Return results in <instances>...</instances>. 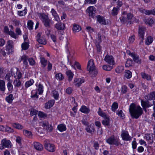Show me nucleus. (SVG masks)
Segmentation results:
<instances>
[{"label": "nucleus", "instance_id": "nucleus-26", "mask_svg": "<svg viewBox=\"0 0 155 155\" xmlns=\"http://www.w3.org/2000/svg\"><path fill=\"white\" fill-rule=\"evenodd\" d=\"M54 103V100H51L46 103L45 105V108L46 109H49L53 106Z\"/></svg>", "mask_w": 155, "mask_h": 155}, {"label": "nucleus", "instance_id": "nucleus-49", "mask_svg": "<svg viewBox=\"0 0 155 155\" xmlns=\"http://www.w3.org/2000/svg\"><path fill=\"white\" fill-rule=\"evenodd\" d=\"M111 107L112 110L114 112L118 107V104L116 102H114L113 104Z\"/></svg>", "mask_w": 155, "mask_h": 155}, {"label": "nucleus", "instance_id": "nucleus-39", "mask_svg": "<svg viewBox=\"0 0 155 155\" xmlns=\"http://www.w3.org/2000/svg\"><path fill=\"white\" fill-rule=\"evenodd\" d=\"M133 64V61L131 59H127L125 64V67H129L132 66Z\"/></svg>", "mask_w": 155, "mask_h": 155}, {"label": "nucleus", "instance_id": "nucleus-12", "mask_svg": "<svg viewBox=\"0 0 155 155\" xmlns=\"http://www.w3.org/2000/svg\"><path fill=\"white\" fill-rule=\"evenodd\" d=\"M45 148L49 152H53L55 150L54 145L53 144L47 143H45Z\"/></svg>", "mask_w": 155, "mask_h": 155}, {"label": "nucleus", "instance_id": "nucleus-4", "mask_svg": "<svg viewBox=\"0 0 155 155\" xmlns=\"http://www.w3.org/2000/svg\"><path fill=\"white\" fill-rule=\"evenodd\" d=\"M12 145L9 140L5 138L2 140L1 143L0 144V149H3L5 147L10 148L12 147Z\"/></svg>", "mask_w": 155, "mask_h": 155}, {"label": "nucleus", "instance_id": "nucleus-53", "mask_svg": "<svg viewBox=\"0 0 155 155\" xmlns=\"http://www.w3.org/2000/svg\"><path fill=\"white\" fill-rule=\"evenodd\" d=\"M98 113L100 116L103 117H105L107 116L106 114L102 111L101 108L100 107L99 108V111L98 112Z\"/></svg>", "mask_w": 155, "mask_h": 155}, {"label": "nucleus", "instance_id": "nucleus-10", "mask_svg": "<svg viewBox=\"0 0 155 155\" xmlns=\"http://www.w3.org/2000/svg\"><path fill=\"white\" fill-rule=\"evenodd\" d=\"M104 60L110 65H113L115 64L114 58L112 56L107 55L105 57Z\"/></svg>", "mask_w": 155, "mask_h": 155}, {"label": "nucleus", "instance_id": "nucleus-33", "mask_svg": "<svg viewBox=\"0 0 155 155\" xmlns=\"http://www.w3.org/2000/svg\"><path fill=\"white\" fill-rule=\"evenodd\" d=\"M132 73L129 70H126L124 74L125 77L127 78L130 79L132 77Z\"/></svg>", "mask_w": 155, "mask_h": 155}, {"label": "nucleus", "instance_id": "nucleus-37", "mask_svg": "<svg viewBox=\"0 0 155 155\" xmlns=\"http://www.w3.org/2000/svg\"><path fill=\"white\" fill-rule=\"evenodd\" d=\"M13 84L15 87H19L21 85V82L19 79H15L14 80Z\"/></svg>", "mask_w": 155, "mask_h": 155}, {"label": "nucleus", "instance_id": "nucleus-3", "mask_svg": "<svg viewBox=\"0 0 155 155\" xmlns=\"http://www.w3.org/2000/svg\"><path fill=\"white\" fill-rule=\"evenodd\" d=\"M38 15L40 18L42 20V23L45 27H49L50 26V20L48 16L45 14L39 13Z\"/></svg>", "mask_w": 155, "mask_h": 155}, {"label": "nucleus", "instance_id": "nucleus-57", "mask_svg": "<svg viewBox=\"0 0 155 155\" xmlns=\"http://www.w3.org/2000/svg\"><path fill=\"white\" fill-rule=\"evenodd\" d=\"M55 77L57 79L60 80H62L64 79L63 75L61 73H58L56 74Z\"/></svg>", "mask_w": 155, "mask_h": 155}, {"label": "nucleus", "instance_id": "nucleus-8", "mask_svg": "<svg viewBox=\"0 0 155 155\" xmlns=\"http://www.w3.org/2000/svg\"><path fill=\"white\" fill-rule=\"evenodd\" d=\"M122 139L126 141H130L132 137L130 136L128 132L125 130H123L121 134Z\"/></svg>", "mask_w": 155, "mask_h": 155}, {"label": "nucleus", "instance_id": "nucleus-18", "mask_svg": "<svg viewBox=\"0 0 155 155\" xmlns=\"http://www.w3.org/2000/svg\"><path fill=\"white\" fill-rule=\"evenodd\" d=\"M146 30V28L144 27L139 26L138 34L139 37H144V35Z\"/></svg>", "mask_w": 155, "mask_h": 155}, {"label": "nucleus", "instance_id": "nucleus-46", "mask_svg": "<svg viewBox=\"0 0 155 155\" xmlns=\"http://www.w3.org/2000/svg\"><path fill=\"white\" fill-rule=\"evenodd\" d=\"M120 8H117V7H114L112 10V14L113 16L117 15Z\"/></svg>", "mask_w": 155, "mask_h": 155}, {"label": "nucleus", "instance_id": "nucleus-45", "mask_svg": "<svg viewBox=\"0 0 155 155\" xmlns=\"http://www.w3.org/2000/svg\"><path fill=\"white\" fill-rule=\"evenodd\" d=\"M52 94H53V96L54 97V98L55 100H57L59 97V94L58 92L55 90H54L52 91Z\"/></svg>", "mask_w": 155, "mask_h": 155}, {"label": "nucleus", "instance_id": "nucleus-19", "mask_svg": "<svg viewBox=\"0 0 155 155\" xmlns=\"http://www.w3.org/2000/svg\"><path fill=\"white\" fill-rule=\"evenodd\" d=\"M85 130L87 133L92 134L94 132L95 130L94 126L93 124L88 125L85 128Z\"/></svg>", "mask_w": 155, "mask_h": 155}, {"label": "nucleus", "instance_id": "nucleus-25", "mask_svg": "<svg viewBox=\"0 0 155 155\" xmlns=\"http://www.w3.org/2000/svg\"><path fill=\"white\" fill-rule=\"evenodd\" d=\"M34 147L38 150H42L43 149V148L42 145L38 142H34Z\"/></svg>", "mask_w": 155, "mask_h": 155}, {"label": "nucleus", "instance_id": "nucleus-58", "mask_svg": "<svg viewBox=\"0 0 155 155\" xmlns=\"http://www.w3.org/2000/svg\"><path fill=\"white\" fill-rule=\"evenodd\" d=\"M7 86L9 91H12L13 88V86L12 84V82H8Z\"/></svg>", "mask_w": 155, "mask_h": 155}, {"label": "nucleus", "instance_id": "nucleus-32", "mask_svg": "<svg viewBox=\"0 0 155 155\" xmlns=\"http://www.w3.org/2000/svg\"><path fill=\"white\" fill-rule=\"evenodd\" d=\"M58 129L61 132H63L66 130V128L65 125L64 124H60L58 126Z\"/></svg>", "mask_w": 155, "mask_h": 155}, {"label": "nucleus", "instance_id": "nucleus-28", "mask_svg": "<svg viewBox=\"0 0 155 155\" xmlns=\"http://www.w3.org/2000/svg\"><path fill=\"white\" fill-rule=\"evenodd\" d=\"M66 74L68 77L69 81H71L73 78L74 74L70 70L67 71L66 72Z\"/></svg>", "mask_w": 155, "mask_h": 155}, {"label": "nucleus", "instance_id": "nucleus-43", "mask_svg": "<svg viewBox=\"0 0 155 155\" xmlns=\"http://www.w3.org/2000/svg\"><path fill=\"white\" fill-rule=\"evenodd\" d=\"M49 124L48 122L46 121H44L40 123V125L44 127L45 129H47V127L48 126Z\"/></svg>", "mask_w": 155, "mask_h": 155}, {"label": "nucleus", "instance_id": "nucleus-9", "mask_svg": "<svg viewBox=\"0 0 155 155\" xmlns=\"http://www.w3.org/2000/svg\"><path fill=\"white\" fill-rule=\"evenodd\" d=\"M95 8L93 6L89 7L86 10L87 12L89 14L90 18H94L95 16Z\"/></svg>", "mask_w": 155, "mask_h": 155}, {"label": "nucleus", "instance_id": "nucleus-22", "mask_svg": "<svg viewBox=\"0 0 155 155\" xmlns=\"http://www.w3.org/2000/svg\"><path fill=\"white\" fill-rule=\"evenodd\" d=\"M102 124L105 126L110 125V119L109 117L106 116L104 117V120L102 121Z\"/></svg>", "mask_w": 155, "mask_h": 155}, {"label": "nucleus", "instance_id": "nucleus-56", "mask_svg": "<svg viewBox=\"0 0 155 155\" xmlns=\"http://www.w3.org/2000/svg\"><path fill=\"white\" fill-rule=\"evenodd\" d=\"M38 111L33 109H31L30 110V115L31 116H36L38 113Z\"/></svg>", "mask_w": 155, "mask_h": 155}, {"label": "nucleus", "instance_id": "nucleus-1", "mask_svg": "<svg viewBox=\"0 0 155 155\" xmlns=\"http://www.w3.org/2000/svg\"><path fill=\"white\" fill-rule=\"evenodd\" d=\"M129 111L133 118H138L143 113L142 108L139 106H137L134 104H131L129 108Z\"/></svg>", "mask_w": 155, "mask_h": 155}, {"label": "nucleus", "instance_id": "nucleus-44", "mask_svg": "<svg viewBox=\"0 0 155 155\" xmlns=\"http://www.w3.org/2000/svg\"><path fill=\"white\" fill-rule=\"evenodd\" d=\"M144 21L146 24H148L149 25L152 24L154 23V21L153 20L150 18L145 19Z\"/></svg>", "mask_w": 155, "mask_h": 155}, {"label": "nucleus", "instance_id": "nucleus-20", "mask_svg": "<svg viewBox=\"0 0 155 155\" xmlns=\"http://www.w3.org/2000/svg\"><path fill=\"white\" fill-rule=\"evenodd\" d=\"M84 81V80L83 79L76 78L75 79L74 83L75 86L79 87Z\"/></svg>", "mask_w": 155, "mask_h": 155}, {"label": "nucleus", "instance_id": "nucleus-38", "mask_svg": "<svg viewBox=\"0 0 155 155\" xmlns=\"http://www.w3.org/2000/svg\"><path fill=\"white\" fill-rule=\"evenodd\" d=\"M124 67L123 66H119L116 68L115 71L118 73H120L122 72L124 70Z\"/></svg>", "mask_w": 155, "mask_h": 155}, {"label": "nucleus", "instance_id": "nucleus-61", "mask_svg": "<svg viewBox=\"0 0 155 155\" xmlns=\"http://www.w3.org/2000/svg\"><path fill=\"white\" fill-rule=\"evenodd\" d=\"M98 38H97L96 42H97L99 43H101V34L98 33L97 34Z\"/></svg>", "mask_w": 155, "mask_h": 155}, {"label": "nucleus", "instance_id": "nucleus-17", "mask_svg": "<svg viewBox=\"0 0 155 155\" xmlns=\"http://www.w3.org/2000/svg\"><path fill=\"white\" fill-rule=\"evenodd\" d=\"M54 27L57 30H64L66 28L65 24L59 22L55 25Z\"/></svg>", "mask_w": 155, "mask_h": 155}, {"label": "nucleus", "instance_id": "nucleus-36", "mask_svg": "<svg viewBox=\"0 0 155 155\" xmlns=\"http://www.w3.org/2000/svg\"><path fill=\"white\" fill-rule=\"evenodd\" d=\"M47 62V60L45 59L44 58H41V63L42 67L45 68L46 67Z\"/></svg>", "mask_w": 155, "mask_h": 155}, {"label": "nucleus", "instance_id": "nucleus-41", "mask_svg": "<svg viewBox=\"0 0 155 155\" xmlns=\"http://www.w3.org/2000/svg\"><path fill=\"white\" fill-rule=\"evenodd\" d=\"M33 22L31 20H29L28 21L27 25L28 28L30 30H31L33 29Z\"/></svg>", "mask_w": 155, "mask_h": 155}, {"label": "nucleus", "instance_id": "nucleus-51", "mask_svg": "<svg viewBox=\"0 0 155 155\" xmlns=\"http://www.w3.org/2000/svg\"><path fill=\"white\" fill-rule=\"evenodd\" d=\"M38 91H39V94H41L43 92V87L42 85L41 84H39L38 87Z\"/></svg>", "mask_w": 155, "mask_h": 155}, {"label": "nucleus", "instance_id": "nucleus-50", "mask_svg": "<svg viewBox=\"0 0 155 155\" xmlns=\"http://www.w3.org/2000/svg\"><path fill=\"white\" fill-rule=\"evenodd\" d=\"M12 126L15 128L18 129H22L23 128V126L21 124L18 123H14Z\"/></svg>", "mask_w": 155, "mask_h": 155}, {"label": "nucleus", "instance_id": "nucleus-14", "mask_svg": "<svg viewBox=\"0 0 155 155\" xmlns=\"http://www.w3.org/2000/svg\"><path fill=\"white\" fill-rule=\"evenodd\" d=\"M131 57L133 58V60L136 63L140 64L141 63V60L139 55L135 53H132Z\"/></svg>", "mask_w": 155, "mask_h": 155}, {"label": "nucleus", "instance_id": "nucleus-16", "mask_svg": "<svg viewBox=\"0 0 155 155\" xmlns=\"http://www.w3.org/2000/svg\"><path fill=\"white\" fill-rule=\"evenodd\" d=\"M141 104L144 109H146L153 106L152 103L148 101H145L142 100L141 101Z\"/></svg>", "mask_w": 155, "mask_h": 155}, {"label": "nucleus", "instance_id": "nucleus-5", "mask_svg": "<svg viewBox=\"0 0 155 155\" xmlns=\"http://www.w3.org/2000/svg\"><path fill=\"white\" fill-rule=\"evenodd\" d=\"M14 46L12 41L9 40L7 42L5 46L6 51L7 52V54H12L13 52Z\"/></svg>", "mask_w": 155, "mask_h": 155}, {"label": "nucleus", "instance_id": "nucleus-47", "mask_svg": "<svg viewBox=\"0 0 155 155\" xmlns=\"http://www.w3.org/2000/svg\"><path fill=\"white\" fill-rule=\"evenodd\" d=\"M27 9L25 8L22 11H18V15L20 16H25L26 14Z\"/></svg>", "mask_w": 155, "mask_h": 155}, {"label": "nucleus", "instance_id": "nucleus-55", "mask_svg": "<svg viewBox=\"0 0 155 155\" xmlns=\"http://www.w3.org/2000/svg\"><path fill=\"white\" fill-rule=\"evenodd\" d=\"M120 19L122 23H128V21L127 20V19L125 17L121 16L120 18Z\"/></svg>", "mask_w": 155, "mask_h": 155}, {"label": "nucleus", "instance_id": "nucleus-54", "mask_svg": "<svg viewBox=\"0 0 155 155\" xmlns=\"http://www.w3.org/2000/svg\"><path fill=\"white\" fill-rule=\"evenodd\" d=\"M127 88L125 85L122 86L121 87V93L123 94L126 93L127 92Z\"/></svg>", "mask_w": 155, "mask_h": 155}, {"label": "nucleus", "instance_id": "nucleus-52", "mask_svg": "<svg viewBox=\"0 0 155 155\" xmlns=\"http://www.w3.org/2000/svg\"><path fill=\"white\" fill-rule=\"evenodd\" d=\"M111 65H104L103 66V68L104 70L107 71H110L111 70L112 68V66Z\"/></svg>", "mask_w": 155, "mask_h": 155}, {"label": "nucleus", "instance_id": "nucleus-23", "mask_svg": "<svg viewBox=\"0 0 155 155\" xmlns=\"http://www.w3.org/2000/svg\"><path fill=\"white\" fill-rule=\"evenodd\" d=\"M81 27L78 25L76 24H74L73 27L72 28V30L74 33L76 32H78L81 31Z\"/></svg>", "mask_w": 155, "mask_h": 155}, {"label": "nucleus", "instance_id": "nucleus-6", "mask_svg": "<svg viewBox=\"0 0 155 155\" xmlns=\"http://www.w3.org/2000/svg\"><path fill=\"white\" fill-rule=\"evenodd\" d=\"M106 142L110 145H115L117 146H118L120 143L118 140L115 138L114 136L113 135L107 139Z\"/></svg>", "mask_w": 155, "mask_h": 155}, {"label": "nucleus", "instance_id": "nucleus-31", "mask_svg": "<svg viewBox=\"0 0 155 155\" xmlns=\"http://www.w3.org/2000/svg\"><path fill=\"white\" fill-rule=\"evenodd\" d=\"M80 110L81 112L85 114H87L90 111L89 109L85 106H82L81 108L80 109Z\"/></svg>", "mask_w": 155, "mask_h": 155}, {"label": "nucleus", "instance_id": "nucleus-35", "mask_svg": "<svg viewBox=\"0 0 155 155\" xmlns=\"http://www.w3.org/2000/svg\"><path fill=\"white\" fill-rule=\"evenodd\" d=\"M13 99V96L12 94H9L5 98L6 101L9 103H11Z\"/></svg>", "mask_w": 155, "mask_h": 155}, {"label": "nucleus", "instance_id": "nucleus-63", "mask_svg": "<svg viewBox=\"0 0 155 155\" xmlns=\"http://www.w3.org/2000/svg\"><path fill=\"white\" fill-rule=\"evenodd\" d=\"M38 116L40 117L45 118L47 116L46 114L41 111H39L38 114Z\"/></svg>", "mask_w": 155, "mask_h": 155}, {"label": "nucleus", "instance_id": "nucleus-15", "mask_svg": "<svg viewBox=\"0 0 155 155\" xmlns=\"http://www.w3.org/2000/svg\"><path fill=\"white\" fill-rule=\"evenodd\" d=\"M140 12L142 13H144L146 15H155V8L151 10H147L145 9H141V8L139 9Z\"/></svg>", "mask_w": 155, "mask_h": 155}, {"label": "nucleus", "instance_id": "nucleus-60", "mask_svg": "<svg viewBox=\"0 0 155 155\" xmlns=\"http://www.w3.org/2000/svg\"><path fill=\"white\" fill-rule=\"evenodd\" d=\"M11 77V74L10 73H8L5 76V79L8 82H12V81L10 80V77Z\"/></svg>", "mask_w": 155, "mask_h": 155}, {"label": "nucleus", "instance_id": "nucleus-7", "mask_svg": "<svg viewBox=\"0 0 155 155\" xmlns=\"http://www.w3.org/2000/svg\"><path fill=\"white\" fill-rule=\"evenodd\" d=\"M127 20L128 21V24H130L134 22H137L138 20L134 17L133 15L131 13H128L127 14Z\"/></svg>", "mask_w": 155, "mask_h": 155}, {"label": "nucleus", "instance_id": "nucleus-2", "mask_svg": "<svg viewBox=\"0 0 155 155\" xmlns=\"http://www.w3.org/2000/svg\"><path fill=\"white\" fill-rule=\"evenodd\" d=\"M87 69L89 71V73L92 77H95L97 74V69L95 68L94 63L91 60L89 61L87 67Z\"/></svg>", "mask_w": 155, "mask_h": 155}, {"label": "nucleus", "instance_id": "nucleus-48", "mask_svg": "<svg viewBox=\"0 0 155 155\" xmlns=\"http://www.w3.org/2000/svg\"><path fill=\"white\" fill-rule=\"evenodd\" d=\"M29 47V45L28 43L25 42L22 44L21 45V48L23 50H25L27 49Z\"/></svg>", "mask_w": 155, "mask_h": 155}, {"label": "nucleus", "instance_id": "nucleus-13", "mask_svg": "<svg viewBox=\"0 0 155 155\" xmlns=\"http://www.w3.org/2000/svg\"><path fill=\"white\" fill-rule=\"evenodd\" d=\"M28 57L26 55H24L21 56V60L20 61L23 62V66H25L26 68H27L28 66Z\"/></svg>", "mask_w": 155, "mask_h": 155}, {"label": "nucleus", "instance_id": "nucleus-21", "mask_svg": "<svg viewBox=\"0 0 155 155\" xmlns=\"http://www.w3.org/2000/svg\"><path fill=\"white\" fill-rule=\"evenodd\" d=\"M97 21L100 24L102 25H106V21L104 18L100 15H97L96 16Z\"/></svg>", "mask_w": 155, "mask_h": 155}, {"label": "nucleus", "instance_id": "nucleus-64", "mask_svg": "<svg viewBox=\"0 0 155 155\" xmlns=\"http://www.w3.org/2000/svg\"><path fill=\"white\" fill-rule=\"evenodd\" d=\"M8 34L10 35L11 37L15 39H16L17 38L16 36V34L14 33V31H10V32H9Z\"/></svg>", "mask_w": 155, "mask_h": 155}, {"label": "nucleus", "instance_id": "nucleus-11", "mask_svg": "<svg viewBox=\"0 0 155 155\" xmlns=\"http://www.w3.org/2000/svg\"><path fill=\"white\" fill-rule=\"evenodd\" d=\"M41 34L40 33L38 34L36 37L37 41L40 44L43 45H45L46 44V40L43 37H41Z\"/></svg>", "mask_w": 155, "mask_h": 155}, {"label": "nucleus", "instance_id": "nucleus-34", "mask_svg": "<svg viewBox=\"0 0 155 155\" xmlns=\"http://www.w3.org/2000/svg\"><path fill=\"white\" fill-rule=\"evenodd\" d=\"M141 75L142 78L144 79H146L147 80H150L151 79L150 76L144 72H141Z\"/></svg>", "mask_w": 155, "mask_h": 155}, {"label": "nucleus", "instance_id": "nucleus-29", "mask_svg": "<svg viewBox=\"0 0 155 155\" xmlns=\"http://www.w3.org/2000/svg\"><path fill=\"white\" fill-rule=\"evenodd\" d=\"M5 83L4 81L0 80V90L4 91L5 90Z\"/></svg>", "mask_w": 155, "mask_h": 155}, {"label": "nucleus", "instance_id": "nucleus-42", "mask_svg": "<svg viewBox=\"0 0 155 155\" xmlns=\"http://www.w3.org/2000/svg\"><path fill=\"white\" fill-rule=\"evenodd\" d=\"M34 83V81L33 79H31L28 81H27L25 84V86L26 88H27L30 86L31 85Z\"/></svg>", "mask_w": 155, "mask_h": 155}, {"label": "nucleus", "instance_id": "nucleus-40", "mask_svg": "<svg viewBox=\"0 0 155 155\" xmlns=\"http://www.w3.org/2000/svg\"><path fill=\"white\" fill-rule=\"evenodd\" d=\"M23 133L25 136L28 137H32V134L31 131L27 130H24Z\"/></svg>", "mask_w": 155, "mask_h": 155}, {"label": "nucleus", "instance_id": "nucleus-59", "mask_svg": "<svg viewBox=\"0 0 155 155\" xmlns=\"http://www.w3.org/2000/svg\"><path fill=\"white\" fill-rule=\"evenodd\" d=\"M100 43L97 42L95 43L97 51L99 52H101V47L100 45Z\"/></svg>", "mask_w": 155, "mask_h": 155}, {"label": "nucleus", "instance_id": "nucleus-24", "mask_svg": "<svg viewBox=\"0 0 155 155\" xmlns=\"http://www.w3.org/2000/svg\"><path fill=\"white\" fill-rule=\"evenodd\" d=\"M51 12L52 15L54 17L55 20L57 21H59L60 19L56 11H55L54 9L52 8L51 9Z\"/></svg>", "mask_w": 155, "mask_h": 155}, {"label": "nucleus", "instance_id": "nucleus-62", "mask_svg": "<svg viewBox=\"0 0 155 155\" xmlns=\"http://www.w3.org/2000/svg\"><path fill=\"white\" fill-rule=\"evenodd\" d=\"M28 61L29 62V64L31 65H33L35 64V61L34 59L32 58H29Z\"/></svg>", "mask_w": 155, "mask_h": 155}, {"label": "nucleus", "instance_id": "nucleus-30", "mask_svg": "<svg viewBox=\"0 0 155 155\" xmlns=\"http://www.w3.org/2000/svg\"><path fill=\"white\" fill-rule=\"evenodd\" d=\"M153 41V38L151 36H148L146 40L145 44L148 45L152 43Z\"/></svg>", "mask_w": 155, "mask_h": 155}, {"label": "nucleus", "instance_id": "nucleus-27", "mask_svg": "<svg viewBox=\"0 0 155 155\" xmlns=\"http://www.w3.org/2000/svg\"><path fill=\"white\" fill-rule=\"evenodd\" d=\"M148 100H152L153 99L155 100V92H150L149 94L146 96Z\"/></svg>", "mask_w": 155, "mask_h": 155}]
</instances>
